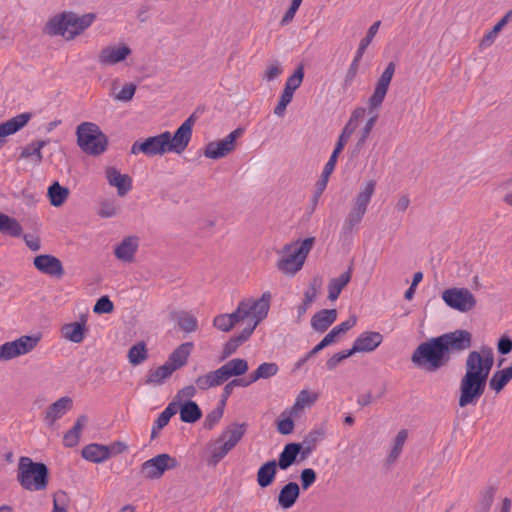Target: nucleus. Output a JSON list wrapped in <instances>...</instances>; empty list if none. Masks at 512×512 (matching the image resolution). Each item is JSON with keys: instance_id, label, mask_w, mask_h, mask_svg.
Wrapping results in <instances>:
<instances>
[{"instance_id": "f257e3e1", "label": "nucleus", "mask_w": 512, "mask_h": 512, "mask_svg": "<svg viewBox=\"0 0 512 512\" xmlns=\"http://www.w3.org/2000/svg\"><path fill=\"white\" fill-rule=\"evenodd\" d=\"M472 346V334L465 329H456L422 342L414 350L411 361L428 372H436L449 364L454 354L462 353Z\"/></svg>"}, {"instance_id": "f03ea898", "label": "nucleus", "mask_w": 512, "mask_h": 512, "mask_svg": "<svg viewBox=\"0 0 512 512\" xmlns=\"http://www.w3.org/2000/svg\"><path fill=\"white\" fill-rule=\"evenodd\" d=\"M95 17L94 13L79 16L74 12L65 11L51 17L45 24L43 32L49 36H62L66 40H72L90 27Z\"/></svg>"}, {"instance_id": "7ed1b4c3", "label": "nucleus", "mask_w": 512, "mask_h": 512, "mask_svg": "<svg viewBox=\"0 0 512 512\" xmlns=\"http://www.w3.org/2000/svg\"><path fill=\"white\" fill-rule=\"evenodd\" d=\"M17 480L25 490H45L49 481V469L43 462H34L27 456H21L18 463Z\"/></svg>"}, {"instance_id": "20e7f679", "label": "nucleus", "mask_w": 512, "mask_h": 512, "mask_svg": "<svg viewBox=\"0 0 512 512\" xmlns=\"http://www.w3.org/2000/svg\"><path fill=\"white\" fill-rule=\"evenodd\" d=\"M248 428L247 423L228 425L212 443L208 465L216 466L241 441Z\"/></svg>"}, {"instance_id": "39448f33", "label": "nucleus", "mask_w": 512, "mask_h": 512, "mask_svg": "<svg viewBox=\"0 0 512 512\" xmlns=\"http://www.w3.org/2000/svg\"><path fill=\"white\" fill-rule=\"evenodd\" d=\"M271 294L269 291L264 292L257 300H242L236 310L228 314L233 327L251 316V321L248 325H257L263 321L269 312Z\"/></svg>"}, {"instance_id": "423d86ee", "label": "nucleus", "mask_w": 512, "mask_h": 512, "mask_svg": "<svg viewBox=\"0 0 512 512\" xmlns=\"http://www.w3.org/2000/svg\"><path fill=\"white\" fill-rule=\"evenodd\" d=\"M77 145L86 154L101 155L108 148V137L93 122H82L76 128Z\"/></svg>"}, {"instance_id": "0eeeda50", "label": "nucleus", "mask_w": 512, "mask_h": 512, "mask_svg": "<svg viewBox=\"0 0 512 512\" xmlns=\"http://www.w3.org/2000/svg\"><path fill=\"white\" fill-rule=\"evenodd\" d=\"M487 381L475 377L463 375L459 384L458 405L461 408L476 405L483 396Z\"/></svg>"}, {"instance_id": "6e6552de", "label": "nucleus", "mask_w": 512, "mask_h": 512, "mask_svg": "<svg viewBox=\"0 0 512 512\" xmlns=\"http://www.w3.org/2000/svg\"><path fill=\"white\" fill-rule=\"evenodd\" d=\"M196 121L195 114H191L172 135L169 131H164L168 135V150L176 154H181L188 147L193 133V125Z\"/></svg>"}, {"instance_id": "1a4fd4ad", "label": "nucleus", "mask_w": 512, "mask_h": 512, "mask_svg": "<svg viewBox=\"0 0 512 512\" xmlns=\"http://www.w3.org/2000/svg\"><path fill=\"white\" fill-rule=\"evenodd\" d=\"M178 465L179 462L175 457L162 453L143 462L141 473L146 479H159L166 471L175 469Z\"/></svg>"}, {"instance_id": "9d476101", "label": "nucleus", "mask_w": 512, "mask_h": 512, "mask_svg": "<svg viewBox=\"0 0 512 512\" xmlns=\"http://www.w3.org/2000/svg\"><path fill=\"white\" fill-rule=\"evenodd\" d=\"M445 304L459 312L465 313L476 306L474 295L467 288H449L442 293Z\"/></svg>"}, {"instance_id": "9b49d317", "label": "nucleus", "mask_w": 512, "mask_h": 512, "mask_svg": "<svg viewBox=\"0 0 512 512\" xmlns=\"http://www.w3.org/2000/svg\"><path fill=\"white\" fill-rule=\"evenodd\" d=\"M167 145L168 135H164L162 132L159 135L150 136L142 142L135 141L131 146L130 153L134 155L143 153L148 157L163 155L169 152Z\"/></svg>"}, {"instance_id": "f8f14e48", "label": "nucleus", "mask_w": 512, "mask_h": 512, "mask_svg": "<svg viewBox=\"0 0 512 512\" xmlns=\"http://www.w3.org/2000/svg\"><path fill=\"white\" fill-rule=\"evenodd\" d=\"M396 65L394 62H389L381 76L377 80L374 92L368 100L369 111L377 110L383 103L385 96L388 92L389 85L395 73Z\"/></svg>"}, {"instance_id": "ddd939ff", "label": "nucleus", "mask_w": 512, "mask_h": 512, "mask_svg": "<svg viewBox=\"0 0 512 512\" xmlns=\"http://www.w3.org/2000/svg\"><path fill=\"white\" fill-rule=\"evenodd\" d=\"M383 341V335L380 332L376 331H365L362 332L353 342L352 347L350 348L351 353L353 355L355 353H369L374 351L376 348L380 346Z\"/></svg>"}, {"instance_id": "4468645a", "label": "nucleus", "mask_w": 512, "mask_h": 512, "mask_svg": "<svg viewBox=\"0 0 512 512\" xmlns=\"http://www.w3.org/2000/svg\"><path fill=\"white\" fill-rule=\"evenodd\" d=\"M33 264L41 273L61 278L64 275L62 262L50 254H41L34 258Z\"/></svg>"}, {"instance_id": "2eb2a0df", "label": "nucleus", "mask_w": 512, "mask_h": 512, "mask_svg": "<svg viewBox=\"0 0 512 512\" xmlns=\"http://www.w3.org/2000/svg\"><path fill=\"white\" fill-rule=\"evenodd\" d=\"M294 244H286L283 247V252L288 253L286 256H283L277 262V268L289 275H294L297 273L303 266H300V256L296 254V251L293 250Z\"/></svg>"}, {"instance_id": "dca6fc26", "label": "nucleus", "mask_w": 512, "mask_h": 512, "mask_svg": "<svg viewBox=\"0 0 512 512\" xmlns=\"http://www.w3.org/2000/svg\"><path fill=\"white\" fill-rule=\"evenodd\" d=\"M32 114L29 112L18 114L11 119L0 124V148L4 145L6 136L15 134L21 130L31 119Z\"/></svg>"}, {"instance_id": "f3484780", "label": "nucleus", "mask_w": 512, "mask_h": 512, "mask_svg": "<svg viewBox=\"0 0 512 512\" xmlns=\"http://www.w3.org/2000/svg\"><path fill=\"white\" fill-rule=\"evenodd\" d=\"M131 49L127 45L109 46L103 48L99 54V62L102 65H113L124 61L130 54Z\"/></svg>"}, {"instance_id": "a211bd4d", "label": "nucleus", "mask_w": 512, "mask_h": 512, "mask_svg": "<svg viewBox=\"0 0 512 512\" xmlns=\"http://www.w3.org/2000/svg\"><path fill=\"white\" fill-rule=\"evenodd\" d=\"M106 178L110 186L117 188L119 196L126 195L132 189V179L127 174H121L115 167L106 169Z\"/></svg>"}, {"instance_id": "6ab92c4d", "label": "nucleus", "mask_w": 512, "mask_h": 512, "mask_svg": "<svg viewBox=\"0 0 512 512\" xmlns=\"http://www.w3.org/2000/svg\"><path fill=\"white\" fill-rule=\"evenodd\" d=\"M71 405L72 400L69 397L64 396L59 398L57 401L48 406L44 417L45 423L49 427H52L58 419L65 415Z\"/></svg>"}, {"instance_id": "aec40b11", "label": "nucleus", "mask_w": 512, "mask_h": 512, "mask_svg": "<svg viewBox=\"0 0 512 512\" xmlns=\"http://www.w3.org/2000/svg\"><path fill=\"white\" fill-rule=\"evenodd\" d=\"M336 309H322L311 318V327L314 331L324 333L336 321Z\"/></svg>"}, {"instance_id": "412c9836", "label": "nucleus", "mask_w": 512, "mask_h": 512, "mask_svg": "<svg viewBox=\"0 0 512 512\" xmlns=\"http://www.w3.org/2000/svg\"><path fill=\"white\" fill-rule=\"evenodd\" d=\"M192 349V342L182 343L169 355L168 360L165 363L170 368H173V371L180 369L187 364Z\"/></svg>"}, {"instance_id": "4be33fe9", "label": "nucleus", "mask_w": 512, "mask_h": 512, "mask_svg": "<svg viewBox=\"0 0 512 512\" xmlns=\"http://www.w3.org/2000/svg\"><path fill=\"white\" fill-rule=\"evenodd\" d=\"M137 248L138 238L136 236H128L116 246L114 254L123 262H131L134 259Z\"/></svg>"}, {"instance_id": "5701e85b", "label": "nucleus", "mask_w": 512, "mask_h": 512, "mask_svg": "<svg viewBox=\"0 0 512 512\" xmlns=\"http://www.w3.org/2000/svg\"><path fill=\"white\" fill-rule=\"evenodd\" d=\"M353 133L354 128L352 124H345L342 133L338 137L334 150L332 151V154L330 155V158L328 162L325 164L324 168L331 170L332 172L334 171L338 156L344 149L348 139L351 137Z\"/></svg>"}, {"instance_id": "b1692460", "label": "nucleus", "mask_w": 512, "mask_h": 512, "mask_svg": "<svg viewBox=\"0 0 512 512\" xmlns=\"http://www.w3.org/2000/svg\"><path fill=\"white\" fill-rule=\"evenodd\" d=\"M299 496V485L296 482H288L278 494V505L283 509H289L296 503Z\"/></svg>"}, {"instance_id": "393cba45", "label": "nucleus", "mask_w": 512, "mask_h": 512, "mask_svg": "<svg viewBox=\"0 0 512 512\" xmlns=\"http://www.w3.org/2000/svg\"><path fill=\"white\" fill-rule=\"evenodd\" d=\"M86 332V321L84 319L72 323H67L61 328L62 336L73 343H81L85 337Z\"/></svg>"}, {"instance_id": "a878e982", "label": "nucleus", "mask_w": 512, "mask_h": 512, "mask_svg": "<svg viewBox=\"0 0 512 512\" xmlns=\"http://www.w3.org/2000/svg\"><path fill=\"white\" fill-rule=\"evenodd\" d=\"M469 377H475L488 381V376H485V370L481 363V353L478 351L469 352L465 362V374Z\"/></svg>"}, {"instance_id": "bb28decb", "label": "nucleus", "mask_w": 512, "mask_h": 512, "mask_svg": "<svg viewBox=\"0 0 512 512\" xmlns=\"http://www.w3.org/2000/svg\"><path fill=\"white\" fill-rule=\"evenodd\" d=\"M255 330V325H247L239 334L232 336L223 347V358L235 353L239 346L246 342Z\"/></svg>"}, {"instance_id": "cd10ccee", "label": "nucleus", "mask_w": 512, "mask_h": 512, "mask_svg": "<svg viewBox=\"0 0 512 512\" xmlns=\"http://www.w3.org/2000/svg\"><path fill=\"white\" fill-rule=\"evenodd\" d=\"M301 450V444L296 442L288 443L284 446L282 452L279 454L277 466L281 470H287L297 461V456Z\"/></svg>"}, {"instance_id": "c85d7f7f", "label": "nucleus", "mask_w": 512, "mask_h": 512, "mask_svg": "<svg viewBox=\"0 0 512 512\" xmlns=\"http://www.w3.org/2000/svg\"><path fill=\"white\" fill-rule=\"evenodd\" d=\"M82 457L93 463H102L109 459V452L106 445L91 443L86 445L81 452Z\"/></svg>"}, {"instance_id": "c756f323", "label": "nucleus", "mask_w": 512, "mask_h": 512, "mask_svg": "<svg viewBox=\"0 0 512 512\" xmlns=\"http://www.w3.org/2000/svg\"><path fill=\"white\" fill-rule=\"evenodd\" d=\"M234 150L226 138L219 141L209 142L204 150V156L210 159H220Z\"/></svg>"}, {"instance_id": "7c9ffc66", "label": "nucleus", "mask_w": 512, "mask_h": 512, "mask_svg": "<svg viewBox=\"0 0 512 512\" xmlns=\"http://www.w3.org/2000/svg\"><path fill=\"white\" fill-rule=\"evenodd\" d=\"M180 412V420L184 423H195L202 417V410L199 405L193 400H186L184 403L178 405Z\"/></svg>"}, {"instance_id": "2f4dec72", "label": "nucleus", "mask_w": 512, "mask_h": 512, "mask_svg": "<svg viewBox=\"0 0 512 512\" xmlns=\"http://www.w3.org/2000/svg\"><path fill=\"white\" fill-rule=\"evenodd\" d=\"M277 467L276 460H269L260 466L257 471V483L261 488H266L274 482Z\"/></svg>"}, {"instance_id": "473e14b6", "label": "nucleus", "mask_w": 512, "mask_h": 512, "mask_svg": "<svg viewBox=\"0 0 512 512\" xmlns=\"http://www.w3.org/2000/svg\"><path fill=\"white\" fill-rule=\"evenodd\" d=\"M376 181L369 180L365 183V185L361 188V190L356 195L354 200L353 208H356L364 213L367 212V207L371 202L372 196L375 192Z\"/></svg>"}, {"instance_id": "72a5a7b5", "label": "nucleus", "mask_w": 512, "mask_h": 512, "mask_svg": "<svg viewBox=\"0 0 512 512\" xmlns=\"http://www.w3.org/2000/svg\"><path fill=\"white\" fill-rule=\"evenodd\" d=\"M352 277V266L343 272L339 277L332 278L328 284V299L335 301L338 299L342 289L350 282Z\"/></svg>"}, {"instance_id": "f704fd0d", "label": "nucleus", "mask_w": 512, "mask_h": 512, "mask_svg": "<svg viewBox=\"0 0 512 512\" xmlns=\"http://www.w3.org/2000/svg\"><path fill=\"white\" fill-rule=\"evenodd\" d=\"M178 411V404L176 402H171L168 406L159 414L157 419L154 421L152 430H151V439H155L158 437L159 432L168 425L172 416H174Z\"/></svg>"}, {"instance_id": "c9c22d12", "label": "nucleus", "mask_w": 512, "mask_h": 512, "mask_svg": "<svg viewBox=\"0 0 512 512\" xmlns=\"http://www.w3.org/2000/svg\"><path fill=\"white\" fill-rule=\"evenodd\" d=\"M320 286V282L317 278H314L307 290L304 292V299L302 303L297 307V320L298 322L301 320V318L305 315L311 304L315 301L317 294H318V288Z\"/></svg>"}, {"instance_id": "e433bc0d", "label": "nucleus", "mask_w": 512, "mask_h": 512, "mask_svg": "<svg viewBox=\"0 0 512 512\" xmlns=\"http://www.w3.org/2000/svg\"><path fill=\"white\" fill-rule=\"evenodd\" d=\"M512 379V364L502 370L495 371L489 379V387L491 390L499 393Z\"/></svg>"}, {"instance_id": "4c0bfd02", "label": "nucleus", "mask_w": 512, "mask_h": 512, "mask_svg": "<svg viewBox=\"0 0 512 512\" xmlns=\"http://www.w3.org/2000/svg\"><path fill=\"white\" fill-rule=\"evenodd\" d=\"M0 232L11 237H20L23 228L17 219L0 212Z\"/></svg>"}, {"instance_id": "58836bf2", "label": "nucleus", "mask_w": 512, "mask_h": 512, "mask_svg": "<svg viewBox=\"0 0 512 512\" xmlns=\"http://www.w3.org/2000/svg\"><path fill=\"white\" fill-rule=\"evenodd\" d=\"M365 214L366 213L352 207V209L350 210V212L348 213L347 217L343 222L341 228V237L347 238L351 236L354 232L355 227L360 224Z\"/></svg>"}, {"instance_id": "ea45409f", "label": "nucleus", "mask_w": 512, "mask_h": 512, "mask_svg": "<svg viewBox=\"0 0 512 512\" xmlns=\"http://www.w3.org/2000/svg\"><path fill=\"white\" fill-rule=\"evenodd\" d=\"M87 422L88 418L85 415H81L77 418L73 427L64 434L63 443L65 447H74L78 445L80 432Z\"/></svg>"}, {"instance_id": "a19ab883", "label": "nucleus", "mask_w": 512, "mask_h": 512, "mask_svg": "<svg viewBox=\"0 0 512 512\" xmlns=\"http://www.w3.org/2000/svg\"><path fill=\"white\" fill-rule=\"evenodd\" d=\"M47 196L54 207L62 206L69 196V189L55 181L48 187Z\"/></svg>"}, {"instance_id": "79ce46f5", "label": "nucleus", "mask_w": 512, "mask_h": 512, "mask_svg": "<svg viewBox=\"0 0 512 512\" xmlns=\"http://www.w3.org/2000/svg\"><path fill=\"white\" fill-rule=\"evenodd\" d=\"M49 143V140L33 141L22 148L20 158L27 159L34 157L35 163L40 164L43 160L42 148Z\"/></svg>"}, {"instance_id": "37998d69", "label": "nucleus", "mask_w": 512, "mask_h": 512, "mask_svg": "<svg viewBox=\"0 0 512 512\" xmlns=\"http://www.w3.org/2000/svg\"><path fill=\"white\" fill-rule=\"evenodd\" d=\"M173 318L177 321L179 328L186 333H192L198 328V321L196 317L189 312H175L173 314Z\"/></svg>"}, {"instance_id": "c03bdc74", "label": "nucleus", "mask_w": 512, "mask_h": 512, "mask_svg": "<svg viewBox=\"0 0 512 512\" xmlns=\"http://www.w3.org/2000/svg\"><path fill=\"white\" fill-rule=\"evenodd\" d=\"M512 16V10L508 11L504 17H502L494 27L484 35L480 42L481 48H486L490 46L496 39L498 33L503 29V27L508 23L509 18Z\"/></svg>"}, {"instance_id": "a18cd8bd", "label": "nucleus", "mask_w": 512, "mask_h": 512, "mask_svg": "<svg viewBox=\"0 0 512 512\" xmlns=\"http://www.w3.org/2000/svg\"><path fill=\"white\" fill-rule=\"evenodd\" d=\"M332 173L333 172L331 170H328V169L324 168L320 178L317 180V182H316V189H315V191L313 193V196L311 198V211L312 212L316 209V207L318 205V202H319V199H320L322 193L324 192V190L327 187L329 176Z\"/></svg>"}, {"instance_id": "49530a36", "label": "nucleus", "mask_w": 512, "mask_h": 512, "mask_svg": "<svg viewBox=\"0 0 512 512\" xmlns=\"http://www.w3.org/2000/svg\"><path fill=\"white\" fill-rule=\"evenodd\" d=\"M173 368H170L166 363L159 366L155 370L148 372L146 383L147 384H162L165 379L170 377L173 373Z\"/></svg>"}, {"instance_id": "de8ad7c7", "label": "nucleus", "mask_w": 512, "mask_h": 512, "mask_svg": "<svg viewBox=\"0 0 512 512\" xmlns=\"http://www.w3.org/2000/svg\"><path fill=\"white\" fill-rule=\"evenodd\" d=\"M147 358L148 350L143 341L134 344L128 351L129 362L134 366L141 364Z\"/></svg>"}, {"instance_id": "09e8293b", "label": "nucleus", "mask_w": 512, "mask_h": 512, "mask_svg": "<svg viewBox=\"0 0 512 512\" xmlns=\"http://www.w3.org/2000/svg\"><path fill=\"white\" fill-rule=\"evenodd\" d=\"M356 322V316H350L346 321H343L342 323L333 327L330 332L325 335V337H327L328 340L333 344L339 335L345 334L347 331L352 329L356 325Z\"/></svg>"}, {"instance_id": "8fccbe9b", "label": "nucleus", "mask_w": 512, "mask_h": 512, "mask_svg": "<svg viewBox=\"0 0 512 512\" xmlns=\"http://www.w3.org/2000/svg\"><path fill=\"white\" fill-rule=\"evenodd\" d=\"M39 341V337L24 335L14 340L18 356L24 355L32 351Z\"/></svg>"}, {"instance_id": "3c124183", "label": "nucleus", "mask_w": 512, "mask_h": 512, "mask_svg": "<svg viewBox=\"0 0 512 512\" xmlns=\"http://www.w3.org/2000/svg\"><path fill=\"white\" fill-rule=\"evenodd\" d=\"M226 369H228V373L231 375V377H239L244 375L248 369V362L245 359L242 358H234L226 362L225 364Z\"/></svg>"}, {"instance_id": "603ef678", "label": "nucleus", "mask_w": 512, "mask_h": 512, "mask_svg": "<svg viewBox=\"0 0 512 512\" xmlns=\"http://www.w3.org/2000/svg\"><path fill=\"white\" fill-rule=\"evenodd\" d=\"M381 21L374 22L368 29L366 35L364 38L361 39L359 46L356 50V55L363 57L366 49L371 44L374 36L376 35L379 27H380Z\"/></svg>"}, {"instance_id": "864d4df0", "label": "nucleus", "mask_w": 512, "mask_h": 512, "mask_svg": "<svg viewBox=\"0 0 512 512\" xmlns=\"http://www.w3.org/2000/svg\"><path fill=\"white\" fill-rule=\"evenodd\" d=\"M407 437L408 432L405 429H402L397 433L394 439L393 447L388 455L389 462H394L399 457Z\"/></svg>"}, {"instance_id": "5fc2aeb1", "label": "nucleus", "mask_w": 512, "mask_h": 512, "mask_svg": "<svg viewBox=\"0 0 512 512\" xmlns=\"http://www.w3.org/2000/svg\"><path fill=\"white\" fill-rule=\"evenodd\" d=\"M304 79V67L302 64L297 66L294 73L288 77L285 82L284 89L289 90L291 92H295L300 85L302 84Z\"/></svg>"}, {"instance_id": "6e6d98bb", "label": "nucleus", "mask_w": 512, "mask_h": 512, "mask_svg": "<svg viewBox=\"0 0 512 512\" xmlns=\"http://www.w3.org/2000/svg\"><path fill=\"white\" fill-rule=\"evenodd\" d=\"M494 495V487H488L483 492H481L476 512H489L494 501Z\"/></svg>"}, {"instance_id": "4d7b16f0", "label": "nucleus", "mask_w": 512, "mask_h": 512, "mask_svg": "<svg viewBox=\"0 0 512 512\" xmlns=\"http://www.w3.org/2000/svg\"><path fill=\"white\" fill-rule=\"evenodd\" d=\"M377 118H378V115L375 114L367 120L365 126L361 130L360 137H359L358 141L356 142V145H355L356 150H361L363 148L364 144L366 143L367 138L369 137V135L377 121Z\"/></svg>"}, {"instance_id": "13d9d810", "label": "nucleus", "mask_w": 512, "mask_h": 512, "mask_svg": "<svg viewBox=\"0 0 512 512\" xmlns=\"http://www.w3.org/2000/svg\"><path fill=\"white\" fill-rule=\"evenodd\" d=\"M294 93L283 89L278 104L274 108V114L278 117H283L287 106L291 103Z\"/></svg>"}, {"instance_id": "bf43d9fd", "label": "nucleus", "mask_w": 512, "mask_h": 512, "mask_svg": "<svg viewBox=\"0 0 512 512\" xmlns=\"http://www.w3.org/2000/svg\"><path fill=\"white\" fill-rule=\"evenodd\" d=\"M362 57L358 55H354V58L346 72L345 78H344V87H349L352 85L359 69V64Z\"/></svg>"}, {"instance_id": "052dcab7", "label": "nucleus", "mask_w": 512, "mask_h": 512, "mask_svg": "<svg viewBox=\"0 0 512 512\" xmlns=\"http://www.w3.org/2000/svg\"><path fill=\"white\" fill-rule=\"evenodd\" d=\"M114 310V304L106 295L101 296L94 305L93 311L96 314H109Z\"/></svg>"}, {"instance_id": "680f3d73", "label": "nucleus", "mask_w": 512, "mask_h": 512, "mask_svg": "<svg viewBox=\"0 0 512 512\" xmlns=\"http://www.w3.org/2000/svg\"><path fill=\"white\" fill-rule=\"evenodd\" d=\"M481 363L485 370V376L489 377L494 364V354L490 347H482L481 349Z\"/></svg>"}, {"instance_id": "e2e57ef3", "label": "nucleus", "mask_w": 512, "mask_h": 512, "mask_svg": "<svg viewBox=\"0 0 512 512\" xmlns=\"http://www.w3.org/2000/svg\"><path fill=\"white\" fill-rule=\"evenodd\" d=\"M352 355L353 353H351L350 349L338 352L326 361L325 367L328 371H332L341 363V361L347 359Z\"/></svg>"}, {"instance_id": "0e129e2a", "label": "nucleus", "mask_w": 512, "mask_h": 512, "mask_svg": "<svg viewBox=\"0 0 512 512\" xmlns=\"http://www.w3.org/2000/svg\"><path fill=\"white\" fill-rule=\"evenodd\" d=\"M314 242H315L314 237H308L300 243L299 247L294 249L296 251V254H298L301 258V260L299 262L300 266L304 265L305 259L308 255V253L310 252V250L312 249Z\"/></svg>"}, {"instance_id": "69168bd1", "label": "nucleus", "mask_w": 512, "mask_h": 512, "mask_svg": "<svg viewBox=\"0 0 512 512\" xmlns=\"http://www.w3.org/2000/svg\"><path fill=\"white\" fill-rule=\"evenodd\" d=\"M317 474L312 468H305L301 471L300 480L303 490H308L316 481Z\"/></svg>"}, {"instance_id": "338daca9", "label": "nucleus", "mask_w": 512, "mask_h": 512, "mask_svg": "<svg viewBox=\"0 0 512 512\" xmlns=\"http://www.w3.org/2000/svg\"><path fill=\"white\" fill-rule=\"evenodd\" d=\"M222 417V411L214 408L206 415L203 427L207 430H212L220 422Z\"/></svg>"}, {"instance_id": "774afa93", "label": "nucleus", "mask_w": 512, "mask_h": 512, "mask_svg": "<svg viewBox=\"0 0 512 512\" xmlns=\"http://www.w3.org/2000/svg\"><path fill=\"white\" fill-rule=\"evenodd\" d=\"M256 370L258 371L262 379H268L277 374L279 367L274 362H264L260 364Z\"/></svg>"}]
</instances>
